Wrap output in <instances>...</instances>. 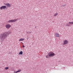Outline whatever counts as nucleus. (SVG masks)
I'll return each mask as SVG.
<instances>
[{"mask_svg": "<svg viewBox=\"0 0 73 73\" xmlns=\"http://www.w3.org/2000/svg\"><path fill=\"white\" fill-rule=\"evenodd\" d=\"M11 33V32H6L1 34L0 35V39L1 40H4L7 37V35H9Z\"/></svg>", "mask_w": 73, "mask_h": 73, "instance_id": "nucleus-1", "label": "nucleus"}, {"mask_svg": "<svg viewBox=\"0 0 73 73\" xmlns=\"http://www.w3.org/2000/svg\"><path fill=\"white\" fill-rule=\"evenodd\" d=\"M49 56L51 57H54L55 56V54L53 52H50L49 53Z\"/></svg>", "mask_w": 73, "mask_h": 73, "instance_id": "nucleus-2", "label": "nucleus"}, {"mask_svg": "<svg viewBox=\"0 0 73 73\" xmlns=\"http://www.w3.org/2000/svg\"><path fill=\"white\" fill-rule=\"evenodd\" d=\"M17 21V19L11 20L7 22V23H14L15 22H16V21Z\"/></svg>", "mask_w": 73, "mask_h": 73, "instance_id": "nucleus-3", "label": "nucleus"}, {"mask_svg": "<svg viewBox=\"0 0 73 73\" xmlns=\"http://www.w3.org/2000/svg\"><path fill=\"white\" fill-rule=\"evenodd\" d=\"M68 41L67 40H65L63 41V45H66V44H68Z\"/></svg>", "mask_w": 73, "mask_h": 73, "instance_id": "nucleus-4", "label": "nucleus"}, {"mask_svg": "<svg viewBox=\"0 0 73 73\" xmlns=\"http://www.w3.org/2000/svg\"><path fill=\"white\" fill-rule=\"evenodd\" d=\"M7 8V6H1L0 7V10H3V9H5Z\"/></svg>", "mask_w": 73, "mask_h": 73, "instance_id": "nucleus-5", "label": "nucleus"}, {"mask_svg": "<svg viewBox=\"0 0 73 73\" xmlns=\"http://www.w3.org/2000/svg\"><path fill=\"white\" fill-rule=\"evenodd\" d=\"M5 27L6 28H7V29H9L10 28H11V25H5Z\"/></svg>", "mask_w": 73, "mask_h": 73, "instance_id": "nucleus-6", "label": "nucleus"}, {"mask_svg": "<svg viewBox=\"0 0 73 73\" xmlns=\"http://www.w3.org/2000/svg\"><path fill=\"white\" fill-rule=\"evenodd\" d=\"M5 5H6V6H7L8 7H9V8L11 7V5L9 3H7L5 4Z\"/></svg>", "mask_w": 73, "mask_h": 73, "instance_id": "nucleus-7", "label": "nucleus"}, {"mask_svg": "<svg viewBox=\"0 0 73 73\" xmlns=\"http://www.w3.org/2000/svg\"><path fill=\"white\" fill-rule=\"evenodd\" d=\"M55 36L57 37H60V35H59L57 33H56L55 34Z\"/></svg>", "mask_w": 73, "mask_h": 73, "instance_id": "nucleus-8", "label": "nucleus"}, {"mask_svg": "<svg viewBox=\"0 0 73 73\" xmlns=\"http://www.w3.org/2000/svg\"><path fill=\"white\" fill-rule=\"evenodd\" d=\"M21 70H18L17 71H14V73H19V72H21Z\"/></svg>", "mask_w": 73, "mask_h": 73, "instance_id": "nucleus-9", "label": "nucleus"}, {"mask_svg": "<svg viewBox=\"0 0 73 73\" xmlns=\"http://www.w3.org/2000/svg\"><path fill=\"white\" fill-rule=\"evenodd\" d=\"M24 38H21L19 40V41H24Z\"/></svg>", "mask_w": 73, "mask_h": 73, "instance_id": "nucleus-10", "label": "nucleus"}, {"mask_svg": "<svg viewBox=\"0 0 73 73\" xmlns=\"http://www.w3.org/2000/svg\"><path fill=\"white\" fill-rule=\"evenodd\" d=\"M58 13H56L54 15V17H56V16H57L58 15Z\"/></svg>", "mask_w": 73, "mask_h": 73, "instance_id": "nucleus-11", "label": "nucleus"}, {"mask_svg": "<svg viewBox=\"0 0 73 73\" xmlns=\"http://www.w3.org/2000/svg\"><path fill=\"white\" fill-rule=\"evenodd\" d=\"M50 57L49 56V54L48 53V54L46 56V58H49V57Z\"/></svg>", "mask_w": 73, "mask_h": 73, "instance_id": "nucleus-12", "label": "nucleus"}, {"mask_svg": "<svg viewBox=\"0 0 73 73\" xmlns=\"http://www.w3.org/2000/svg\"><path fill=\"white\" fill-rule=\"evenodd\" d=\"M23 51H21L19 53V54H20V55L23 54Z\"/></svg>", "mask_w": 73, "mask_h": 73, "instance_id": "nucleus-13", "label": "nucleus"}, {"mask_svg": "<svg viewBox=\"0 0 73 73\" xmlns=\"http://www.w3.org/2000/svg\"><path fill=\"white\" fill-rule=\"evenodd\" d=\"M69 24H73V21L70 22L68 23Z\"/></svg>", "mask_w": 73, "mask_h": 73, "instance_id": "nucleus-14", "label": "nucleus"}, {"mask_svg": "<svg viewBox=\"0 0 73 73\" xmlns=\"http://www.w3.org/2000/svg\"><path fill=\"white\" fill-rule=\"evenodd\" d=\"M5 70H8V69H9V68H8V67H6L5 68Z\"/></svg>", "mask_w": 73, "mask_h": 73, "instance_id": "nucleus-15", "label": "nucleus"}, {"mask_svg": "<svg viewBox=\"0 0 73 73\" xmlns=\"http://www.w3.org/2000/svg\"><path fill=\"white\" fill-rule=\"evenodd\" d=\"M66 5H64L63 6V7H64L65 6H66Z\"/></svg>", "mask_w": 73, "mask_h": 73, "instance_id": "nucleus-16", "label": "nucleus"}, {"mask_svg": "<svg viewBox=\"0 0 73 73\" xmlns=\"http://www.w3.org/2000/svg\"><path fill=\"white\" fill-rule=\"evenodd\" d=\"M23 47L24 48V47H25V46L24 45H23Z\"/></svg>", "mask_w": 73, "mask_h": 73, "instance_id": "nucleus-17", "label": "nucleus"}, {"mask_svg": "<svg viewBox=\"0 0 73 73\" xmlns=\"http://www.w3.org/2000/svg\"><path fill=\"white\" fill-rule=\"evenodd\" d=\"M29 33H31V32H29Z\"/></svg>", "mask_w": 73, "mask_h": 73, "instance_id": "nucleus-18", "label": "nucleus"}, {"mask_svg": "<svg viewBox=\"0 0 73 73\" xmlns=\"http://www.w3.org/2000/svg\"><path fill=\"white\" fill-rule=\"evenodd\" d=\"M68 26L69 27V25H68Z\"/></svg>", "mask_w": 73, "mask_h": 73, "instance_id": "nucleus-19", "label": "nucleus"}]
</instances>
